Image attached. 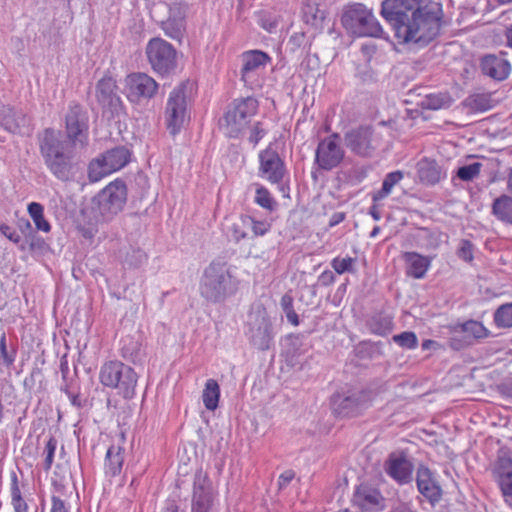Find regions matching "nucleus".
<instances>
[{"label":"nucleus","mask_w":512,"mask_h":512,"mask_svg":"<svg viewBox=\"0 0 512 512\" xmlns=\"http://www.w3.org/2000/svg\"><path fill=\"white\" fill-rule=\"evenodd\" d=\"M424 0H384L381 6L382 17L391 25L399 44H429L440 31L442 7L430 2L421 7Z\"/></svg>","instance_id":"obj_1"},{"label":"nucleus","mask_w":512,"mask_h":512,"mask_svg":"<svg viewBox=\"0 0 512 512\" xmlns=\"http://www.w3.org/2000/svg\"><path fill=\"white\" fill-rule=\"evenodd\" d=\"M39 151L48 171L61 182L74 181L81 170L75 144L66 140L60 131L46 128L38 134Z\"/></svg>","instance_id":"obj_2"},{"label":"nucleus","mask_w":512,"mask_h":512,"mask_svg":"<svg viewBox=\"0 0 512 512\" xmlns=\"http://www.w3.org/2000/svg\"><path fill=\"white\" fill-rule=\"evenodd\" d=\"M195 91L194 82L184 80L169 93L164 115L166 128L172 136H176L181 131L189 118V106Z\"/></svg>","instance_id":"obj_3"},{"label":"nucleus","mask_w":512,"mask_h":512,"mask_svg":"<svg viewBox=\"0 0 512 512\" xmlns=\"http://www.w3.org/2000/svg\"><path fill=\"white\" fill-rule=\"evenodd\" d=\"M235 290L236 282L226 262L214 260L205 268L200 282V294L206 300L213 303L223 301Z\"/></svg>","instance_id":"obj_4"},{"label":"nucleus","mask_w":512,"mask_h":512,"mask_svg":"<svg viewBox=\"0 0 512 512\" xmlns=\"http://www.w3.org/2000/svg\"><path fill=\"white\" fill-rule=\"evenodd\" d=\"M126 202L127 186L125 182L121 179L110 182L92 199L95 222L111 221L124 209Z\"/></svg>","instance_id":"obj_5"},{"label":"nucleus","mask_w":512,"mask_h":512,"mask_svg":"<svg viewBox=\"0 0 512 512\" xmlns=\"http://www.w3.org/2000/svg\"><path fill=\"white\" fill-rule=\"evenodd\" d=\"M99 380L105 387L117 389L123 398L131 399L135 395L138 376L130 366L120 361H108L100 368Z\"/></svg>","instance_id":"obj_6"},{"label":"nucleus","mask_w":512,"mask_h":512,"mask_svg":"<svg viewBox=\"0 0 512 512\" xmlns=\"http://www.w3.org/2000/svg\"><path fill=\"white\" fill-rule=\"evenodd\" d=\"M341 22L348 31L360 37L380 38L384 33L372 11L361 3L349 6L343 12Z\"/></svg>","instance_id":"obj_7"},{"label":"nucleus","mask_w":512,"mask_h":512,"mask_svg":"<svg viewBox=\"0 0 512 512\" xmlns=\"http://www.w3.org/2000/svg\"><path fill=\"white\" fill-rule=\"evenodd\" d=\"M258 101L253 97L235 99L224 115L226 134L237 138L247 128L251 118L257 113Z\"/></svg>","instance_id":"obj_8"},{"label":"nucleus","mask_w":512,"mask_h":512,"mask_svg":"<svg viewBox=\"0 0 512 512\" xmlns=\"http://www.w3.org/2000/svg\"><path fill=\"white\" fill-rule=\"evenodd\" d=\"M146 55L152 70L166 76L177 67V51L172 44L162 38H152L146 46Z\"/></svg>","instance_id":"obj_9"},{"label":"nucleus","mask_w":512,"mask_h":512,"mask_svg":"<svg viewBox=\"0 0 512 512\" xmlns=\"http://www.w3.org/2000/svg\"><path fill=\"white\" fill-rule=\"evenodd\" d=\"M372 404V392L367 390L348 391L332 397V407L336 414L343 417H355L367 410Z\"/></svg>","instance_id":"obj_10"},{"label":"nucleus","mask_w":512,"mask_h":512,"mask_svg":"<svg viewBox=\"0 0 512 512\" xmlns=\"http://www.w3.org/2000/svg\"><path fill=\"white\" fill-rule=\"evenodd\" d=\"M66 140L84 146L89 129V115L77 103H71L65 116Z\"/></svg>","instance_id":"obj_11"},{"label":"nucleus","mask_w":512,"mask_h":512,"mask_svg":"<svg viewBox=\"0 0 512 512\" xmlns=\"http://www.w3.org/2000/svg\"><path fill=\"white\" fill-rule=\"evenodd\" d=\"M126 96L131 103H142L154 98L159 84L146 73H131L125 79Z\"/></svg>","instance_id":"obj_12"},{"label":"nucleus","mask_w":512,"mask_h":512,"mask_svg":"<svg viewBox=\"0 0 512 512\" xmlns=\"http://www.w3.org/2000/svg\"><path fill=\"white\" fill-rule=\"evenodd\" d=\"M116 81L111 76H104L95 86V97L103 115L114 117L123 111V102L117 93Z\"/></svg>","instance_id":"obj_13"},{"label":"nucleus","mask_w":512,"mask_h":512,"mask_svg":"<svg viewBox=\"0 0 512 512\" xmlns=\"http://www.w3.org/2000/svg\"><path fill=\"white\" fill-rule=\"evenodd\" d=\"M345 156V151L340 144V135L333 133L322 139L315 151V163L325 171H330L340 165Z\"/></svg>","instance_id":"obj_14"},{"label":"nucleus","mask_w":512,"mask_h":512,"mask_svg":"<svg viewBox=\"0 0 512 512\" xmlns=\"http://www.w3.org/2000/svg\"><path fill=\"white\" fill-rule=\"evenodd\" d=\"M246 335L250 343L259 350H268L273 341L272 324L263 311L251 313L247 322Z\"/></svg>","instance_id":"obj_15"},{"label":"nucleus","mask_w":512,"mask_h":512,"mask_svg":"<svg viewBox=\"0 0 512 512\" xmlns=\"http://www.w3.org/2000/svg\"><path fill=\"white\" fill-rule=\"evenodd\" d=\"M344 140L346 147L360 157L372 156L378 146V141L370 126H360L348 131Z\"/></svg>","instance_id":"obj_16"},{"label":"nucleus","mask_w":512,"mask_h":512,"mask_svg":"<svg viewBox=\"0 0 512 512\" xmlns=\"http://www.w3.org/2000/svg\"><path fill=\"white\" fill-rule=\"evenodd\" d=\"M158 11L168 13V17L166 19H158L156 16H153L155 21L164 31L165 35L172 39L180 40L185 32V17L181 8L177 6L170 7L166 4H159L154 7L153 13H157Z\"/></svg>","instance_id":"obj_17"},{"label":"nucleus","mask_w":512,"mask_h":512,"mask_svg":"<svg viewBox=\"0 0 512 512\" xmlns=\"http://www.w3.org/2000/svg\"><path fill=\"white\" fill-rule=\"evenodd\" d=\"M351 502L361 512H381L386 508V499L381 492L367 484L357 486Z\"/></svg>","instance_id":"obj_18"},{"label":"nucleus","mask_w":512,"mask_h":512,"mask_svg":"<svg viewBox=\"0 0 512 512\" xmlns=\"http://www.w3.org/2000/svg\"><path fill=\"white\" fill-rule=\"evenodd\" d=\"M212 483L206 474L198 472L193 483L191 512H210L214 504Z\"/></svg>","instance_id":"obj_19"},{"label":"nucleus","mask_w":512,"mask_h":512,"mask_svg":"<svg viewBox=\"0 0 512 512\" xmlns=\"http://www.w3.org/2000/svg\"><path fill=\"white\" fill-rule=\"evenodd\" d=\"M259 161L262 176L273 184H280L286 174V167L279 154L268 147L260 152Z\"/></svg>","instance_id":"obj_20"},{"label":"nucleus","mask_w":512,"mask_h":512,"mask_svg":"<svg viewBox=\"0 0 512 512\" xmlns=\"http://www.w3.org/2000/svg\"><path fill=\"white\" fill-rule=\"evenodd\" d=\"M271 57L261 50H250L242 54L241 79L252 87L258 70L265 68Z\"/></svg>","instance_id":"obj_21"},{"label":"nucleus","mask_w":512,"mask_h":512,"mask_svg":"<svg viewBox=\"0 0 512 512\" xmlns=\"http://www.w3.org/2000/svg\"><path fill=\"white\" fill-rule=\"evenodd\" d=\"M386 473L399 484L412 480L413 464L403 454L391 453L385 462Z\"/></svg>","instance_id":"obj_22"},{"label":"nucleus","mask_w":512,"mask_h":512,"mask_svg":"<svg viewBox=\"0 0 512 512\" xmlns=\"http://www.w3.org/2000/svg\"><path fill=\"white\" fill-rule=\"evenodd\" d=\"M480 66L484 75L497 81L505 80L511 72V65L504 53L485 55Z\"/></svg>","instance_id":"obj_23"},{"label":"nucleus","mask_w":512,"mask_h":512,"mask_svg":"<svg viewBox=\"0 0 512 512\" xmlns=\"http://www.w3.org/2000/svg\"><path fill=\"white\" fill-rule=\"evenodd\" d=\"M416 483L419 492L434 505L437 503L442 495V490L439 484L433 478L431 471L420 466L417 470Z\"/></svg>","instance_id":"obj_24"},{"label":"nucleus","mask_w":512,"mask_h":512,"mask_svg":"<svg viewBox=\"0 0 512 512\" xmlns=\"http://www.w3.org/2000/svg\"><path fill=\"white\" fill-rule=\"evenodd\" d=\"M29 125V119L22 110L10 106L0 108V126L11 133H21L22 128Z\"/></svg>","instance_id":"obj_25"},{"label":"nucleus","mask_w":512,"mask_h":512,"mask_svg":"<svg viewBox=\"0 0 512 512\" xmlns=\"http://www.w3.org/2000/svg\"><path fill=\"white\" fill-rule=\"evenodd\" d=\"M402 258L406 265V274L415 279H421L425 276L430 260L428 257L422 256L416 252H405Z\"/></svg>","instance_id":"obj_26"},{"label":"nucleus","mask_w":512,"mask_h":512,"mask_svg":"<svg viewBox=\"0 0 512 512\" xmlns=\"http://www.w3.org/2000/svg\"><path fill=\"white\" fill-rule=\"evenodd\" d=\"M416 172L419 181L425 185H434L441 177V170L436 161L427 158L417 163Z\"/></svg>","instance_id":"obj_27"},{"label":"nucleus","mask_w":512,"mask_h":512,"mask_svg":"<svg viewBox=\"0 0 512 512\" xmlns=\"http://www.w3.org/2000/svg\"><path fill=\"white\" fill-rule=\"evenodd\" d=\"M102 157L106 161L111 172H114L120 170L129 163L131 153L125 146H117L108 150L102 155Z\"/></svg>","instance_id":"obj_28"},{"label":"nucleus","mask_w":512,"mask_h":512,"mask_svg":"<svg viewBox=\"0 0 512 512\" xmlns=\"http://www.w3.org/2000/svg\"><path fill=\"white\" fill-rule=\"evenodd\" d=\"M124 449L120 446L111 445L105 457V473L109 476H116L121 473L124 462Z\"/></svg>","instance_id":"obj_29"},{"label":"nucleus","mask_w":512,"mask_h":512,"mask_svg":"<svg viewBox=\"0 0 512 512\" xmlns=\"http://www.w3.org/2000/svg\"><path fill=\"white\" fill-rule=\"evenodd\" d=\"M403 178L404 172L400 170H396L386 174V176L383 179L381 189L372 193V201L376 203L387 198L392 192L393 188L396 185H398Z\"/></svg>","instance_id":"obj_30"},{"label":"nucleus","mask_w":512,"mask_h":512,"mask_svg":"<svg viewBox=\"0 0 512 512\" xmlns=\"http://www.w3.org/2000/svg\"><path fill=\"white\" fill-rule=\"evenodd\" d=\"M368 327L372 333L385 336L393 329V317L386 313H375L368 320Z\"/></svg>","instance_id":"obj_31"},{"label":"nucleus","mask_w":512,"mask_h":512,"mask_svg":"<svg viewBox=\"0 0 512 512\" xmlns=\"http://www.w3.org/2000/svg\"><path fill=\"white\" fill-rule=\"evenodd\" d=\"M492 211L499 220L512 224V197L502 195L495 199Z\"/></svg>","instance_id":"obj_32"},{"label":"nucleus","mask_w":512,"mask_h":512,"mask_svg":"<svg viewBox=\"0 0 512 512\" xmlns=\"http://www.w3.org/2000/svg\"><path fill=\"white\" fill-rule=\"evenodd\" d=\"M220 387L216 380L208 379L203 390V404L207 410L214 411L218 407Z\"/></svg>","instance_id":"obj_33"},{"label":"nucleus","mask_w":512,"mask_h":512,"mask_svg":"<svg viewBox=\"0 0 512 512\" xmlns=\"http://www.w3.org/2000/svg\"><path fill=\"white\" fill-rule=\"evenodd\" d=\"M17 357V344L14 341L8 342L5 332L0 337V359L3 366L10 368Z\"/></svg>","instance_id":"obj_34"},{"label":"nucleus","mask_w":512,"mask_h":512,"mask_svg":"<svg viewBox=\"0 0 512 512\" xmlns=\"http://www.w3.org/2000/svg\"><path fill=\"white\" fill-rule=\"evenodd\" d=\"M121 355L124 359L136 363L141 359V343L133 337L127 336L121 341Z\"/></svg>","instance_id":"obj_35"},{"label":"nucleus","mask_w":512,"mask_h":512,"mask_svg":"<svg viewBox=\"0 0 512 512\" xmlns=\"http://www.w3.org/2000/svg\"><path fill=\"white\" fill-rule=\"evenodd\" d=\"M28 213L32 218L37 230L48 233L51 230L50 223L44 217V207L38 202H31L28 205Z\"/></svg>","instance_id":"obj_36"},{"label":"nucleus","mask_w":512,"mask_h":512,"mask_svg":"<svg viewBox=\"0 0 512 512\" xmlns=\"http://www.w3.org/2000/svg\"><path fill=\"white\" fill-rule=\"evenodd\" d=\"M250 216L241 215L238 220L232 223L229 228L231 238L235 242H239L248 237L250 231Z\"/></svg>","instance_id":"obj_37"},{"label":"nucleus","mask_w":512,"mask_h":512,"mask_svg":"<svg viewBox=\"0 0 512 512\" xmlns=\"http://www.w3.org/2000/svg\"><path fill=\"white\" fill-rule=\"evenodd\" d=\"M460 331L465 334V338L468 339V343L472 339L486 338L489 334V331L484 327V325L481 322L474 320H470L463 323L460 326Z\"/></svg>","instance_id":"obj_38"},{"label":"nucleus","mask_w":512,"mask_h":512,"mask_svg":"<svg viewBox=\"0 0 512 512\" xmlns=\"http://www.w3.org/2000/svg\"><path fill=\"white\" fill-rule=\"evenodd\" d=\"M112 173L103 157L93 159L88 165V178L90 182H97Z\"/></svg>","instance_id":"obj_39"},{"label":"nucleus","mask_w":512,"mask_h":512,"mask_svg":"<svg viewBox=\"0 0 512 512\" xmlns=\"http://www.w3.org/2000/svg\"><path fill=\"white\" fill-rule=\"evenodd\" d=\"M11 500L15 512H27L28 505L22 498L18 485V477L15 472L11 474Z\"/></svg>","instance_id":"obj_40"},{"label":"nucleus","mask_w":512,"mask_h":512,"mask_svg":"<svg viewBox=\"0 0 512 512\" xmlns=\"http://www.w3.org/2000/svg\"><path fill=\"white\" fill-rule=\"evenodd\" d=\"M254 201L260 207L268 211H274L277 208V202L272 197L269 190L261 185H257Z\"/></svg>","instance_id":"obj_41"},{"label":"nucleus","mask_w":512,"mask_h":512,"mask_svg":"<svg viewBox=\"0 0 512 512\" xmlns=\"http://www.w3.org/2000/svg\"><path fill=\"white\" fill-rule=\"evenodd\" d=\"M304 17L307 24L317 29H322L326 19V11L318 6H308L304 12Z\"/></svg>","instance_id":"obj_42"},{"label":"nucleus","mask_w":512,"mask_h":512,"mask_svg":"<svg viewBox=\"0 0 512 512\" xmlns=\"http://www.w3.org/2000/svg\"><path fill=\"white\" fill-rule=\"evenodd\" d=\"M494 322L497 327H512V303L500 306L494 314Z\"/></svg>","instance_id":"obj_43"},{"label":"nucleus","mask_w":512,"mask_h":512,"mask_svg":"<svg viewBox=\"0 0 512 512\" xmlns=\"http://www.w3.org/2000/svg\"><path fill=\"white\" fill-rule=\"evenodd\" d=\"M293 301V297L290 294L286 293L281 298L280 306L283 312L285 313L288 322H290L294 326H298L299 317L294 310Z\"/></svg>","instance_id":"obj_44"},{"label":"nucleus","mask_w":512,"mask_h":512,"mask_svg":"<svg viewBox=\"0 0 512 512\" xmlns=\"http://www.w3.org/2000/svg\"><path fill=\"white\" fill-rule=\"evenodd\" d=\"M393 342L404 349H414L418 345V339L414 332L404 331L392 337Z\"/></svg>","instance_id":"obj_45"},{"label":"nucleus","mask_w":512,"mask_h":512,"mask_svg":"<svg viewBox=\"0 0 512 512\" xmlns=\"http://www.w3.org/2000/svg\"><path fill=\"white\" fill-rule=\"evenodd\" d=\"M495 474L497 475L498 479L512 476L511 456L506 454L499 456L495 466Z\"/></svg>","instance_id":"obj_46"},{"label":"nucleus","mask_w":512,"mask_h":512,"mask_svg":"<svg viewBox=\"0 0 512 512\" xmlns=\"http://www.w3.org/2000/svg\"><path fill=\"white\" fill-rule=\"evenodd\" d=\"M481 164L479 162H474L469 165H465L460 167L457 170V177L463 181H471L480 173Z\"/></svg>","instance_id":"obj_47"},{"label":"nucleus","mask_w":512,"mask_h":512,"mask_svg":"<svg viewBox=\"0 0 512 512\" xmlns=\"http://www.w3.org/2000/svg\"><path fill=\"white\" fill-rule=\"evenodd\" d=\"M355 261V258L349 256L345 258L336 257L331 261V266L338 274L354 272L353 265Z\"/></svg>","instance_id":"obj_48"},{"label":"nucleus","mask_w":512,"mask_h":512,"mask_svg":"<svg viewBox=\"0 0 512 512\" xmlns=\"http://www.w3.org/2000/svg\"><path fill=\"white\" fill-rule=\"evenodd\" d=\"M447 98L442 94H430L422 101V106L426 109L437 110L445 105Z\"/></svg>","instance_id":"obj_49"},{"label":"nucleus","mask_w":512,"mask_h":512,"mask_svg":"<svg viewBox=\"0 0 512 512\" xmlns=\"http://www.w3.org/2000/svg\"><path fill=\"white\" fill-rule=\"evenodd\" d=\"M57 447V440L54 437H50L47 441L44 449L45 460H44V469L46 471L50 470L53 461L54 455Z\"/></svg>","instance_id":"obj_50"},{"label":"nucleus","mask_w":512,"mask_h":512,"mask_svg":"<svg viewBox=\"0 0 512 512\" xmlns=\"http://www.w3.org/2000/svg\"><path fill=\"white\" fill-rule=\"evenodd\" d=\"M473 250V245L470 241L461 240L457 248L456 254L463 261L471 262L474 258Z\"/></svg>","instance_id":"obj_51"},{"label":"nucleus","mask_w":512,"mask_h":512,"mask_svg":"<svg viewBox=\"0 0 512 512\" xmlns=\"http://www.w3.org/2000/svg\"><path fill=\"white\" fill-rule=\"evenodd\" d=\"M250 231L253 236H263L271 229V223L268 221H259L250 216Z\"/></svg>","instance_id":"obj_52"},{"label":"nucleus","mask_w":512,"mask_h":512,"mask_svg":"<svg viewBox=\"0 0 512 512\" xmlns=\"http://www.w3.org/2000/svg\"><path fill=\"white\" fill-rule=\"evenodd\" d=\"M505 502L512 508V476L498 479Z\"/></svg>","instance_id":"obj_53"},{"label":"nucleus","mask_w":512,"mask_h":512,"mask_svg":"<svg viewBox=\"0 0 512 512\" xmlns=\"http://www.w3.org/2000/svg\"><path fill=\"white\" fill-rule=\"evenodd\" d=\"M146 260H147L146 253L141 249H137V250H132L131 253L127 254L125 262L129 266L139 267V266L143 265L146 262Z\"/></svg>","instance_id":"obj_54"},{"label":"nucleus","mask_w":512,"mask_h":512,"mask_svg":"<svg viewBox=\"0 0 512 512\" xmlns=\"http://www.w3.org/2000/svg\"><path fill=\"white\" fill-rule=\"evenodd\" d=\"M0 233L15 244L21 242V236L16 232L14 228L7 224H0Z\"/></svg>","instance_id":"obj_55"},{"label":"nucleus","mask_w":512,"mask_h":512,"mask_svg":"<svg viewBox=\"0 0 512 512\" xmlns=\"http://www.w3.org/2000/svg\"><path fill=\"white\" fill-rule=\"evenodd\" d=\"M25 239L28 243V248L30 251L40 250L45 244L43 238L39 237L35 231Z\"/></svg>","instance_id":"obj_56"},{"label":"nucleus","mask_w":512,"mask_h":512,"mask_svg":"<svg viewBox=\"0 0 512 512\" xmlns=\"http://www.w3.org/2000/svg\"><path fill=\"white\" fill-rule=\"evenodd\" d=\"M265 135L264 129L261 128V123L257 122L251 129L249 141L256 145Z\"/></svg>","instance_id":"obj_57"},{"label":"nucleus","mask_w":512,"mask_h":512,"mask_svg":"<svg viewBox=\"0 0 512 512\" xmlns=\"http://www.w3.org/2000/svg\"><path fill=\"white\" fill-rule=\"evenodd\" d=\"M305 42V34L304 33H294L288 41V46L292 51L300 48Z\"/></svg>","instance_id":"obj_58"},{"label":"nucleus","mask_w":512,"mask_h":512,"mask_svg":"<svg viewBox=\"0 0 512 512\" xmlns=\"http://www.w3.org/2000/svg\"><path fill=\"white\" fill-rule=\"evenodd\" d=\"M294 477H295V472L293 470H286V471H284L279 476V479H278V487H279V489L286 488L291 483V481L294 479Z\"/></svg>","instance_id":"obj_59"},{"label":"nucleus","mask_w":512,"mask_h":512,"mask_svg":"<svg viewBox=\"0 0 512 512\" xmlns=\"http://www.w3.org/2000/svg\"><path fill=\"white\" fill-rule=\"evenodd\" d=\"M52 507L51 512H69L65 505V502L57 496H52Z\"/></svg>","instance_id":"obj_60"},{"label":"nucleus","mask_w":512,"mask_h":512,"mask_svg":"<svg viewBox=\"0 0 512 512\" xmlns=\"http://www.w3.org/2000/svg\"><path fill=\"white\" fill-rule=\"evenodd\" d=\"M61 390L68 396L71 404L76 407V408H82L83 407V403H82V400L80 398V396L78 394H74L72 393L67 386H65L64 388H61Z\"/></svg>","instance_id":"obj_61"},{"label":"nucleus","mask_w":512,"mask_h":512,"mask_svg":"<svg viewBox=\"0 0 512 512\" xmlns=\"http://www.w3.org/2000/svg\"><path fill=\"white\" fill-rule=\"evenodd\" d=\"M335 281V276L333 274L332 271L330 270H325L324 272H322L320 274V276L318 277V282L322 285V286H329L331 285L333 282Z\"/></svg>","instance_id":"obj_62"},{"label":"nucleus","mask_w":512,"mask_h":512,"mask_svg":"<svg viewBox=\"0 0 512 512\" xmlns=\"http://www.w3.org/2000/svg\"><path fill=\"white\" fill-rule=\"evenodd\" d=\"M18 227L25 238L35 231L27 219H20L18 222Z\"/></svg>","instance_id":"obj_63"},{"label":"nucleus","mask_w":512,"mask_h":512,"mask_svg":"<svg viewBox=\"0 0 512 512\" xmlns=\"http://www.w3.org/2000/svg\"><path fill=\"white\" fill-rule=\"evenodd\" d=\"M345 217L346 214L344 212H335L329 220V227H334L340 224L342 221L345 220Z\"/></svg>","instance_id":"obj_64"}]
</instances>
